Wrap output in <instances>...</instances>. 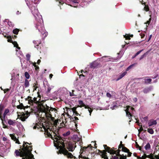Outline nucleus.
<instances>
[{
	"label": "nucleus",
	"mask_w": 159,
	"mask_h": 159,
	"mask_svg": "<svg viewBox=\"0 0 159 159\" xmlns=\"http://www.w3.org/2000/svg\"><path fill=\"white\" fill-rule=\"evenodd\" d=\"M25 157L26 158H23L22 159H27V157H29L30 158H33L34 157V155L31 153H30L29 155L26 153V155H25Z\"/></svg>",
	"instance_id": "bb28decb"
},
{
	"label": "nucleus",
	"mask_w": 159,
	"mask_h": 159,
	"mask_svg": "<svg viewBox=\"0 0 159 159\" xmlns=\"http://www.w3.org/2000/svg\"><path fill=\"white\" fill-rule=\"evenodd\" d=\"M145 7L143 8V10L146 11H148L149 10V8L148 5L146 4L144 5Z\"/></svg>",
	"instance_id": "c9c22d12"
},
{
	"label": "nucleus",
	"mask_w": 159,
	"mask_h": 159,
	"mask_svg": "<svg viewBox=\"0 0 159 159\" xmlns=\"http://www.w3.org/2000/svg\"><path fill=\"white\" fill-rule=\"evenodd\" d=\"M29 115L30 113L28 111H26V113H24L23 112H22L21 113V115H18V117L16 119V120H17L18 119H19V116H29Z\"/></svg>",
	"instance_id": "aec40b11"
},
{
	"label": "nucleus",
	"mask_w": 159,
	"mask_h": 159,
	"mask_svg": "<svg viewBox=\"0 0 159 159\" xmlns=\"http://www.w3.org/2000/svg\"><path fill=\"white\" fill-rule=\"evenodd\" d=\"M29 85L30 84L29 81L27 79H25L24 84L25 87H28L29 86Z\"/></svg>",
	"instance_id": "c756f323"
},
{
	"label": "nucleus",
	"mask_w": 159,
	"mask_h": 159,
	"mask_svg": "<svg viewBox=\"0 0 159 159\" xmlns=\"http://www.w3.org/2000/svg\"><path fill=\"white\" fill-rule=\"evenodd\" d=\"M79 120V119L77 117L75 116L74 117H71L70 116V121H71L72 122H73V123L75 124V126L76 129L77 126V120Z\"/></svg>",
	"instance_id": "f8f14e48"
},
{
	"label": "nucleus",
	"mask_w": 159,
	"mask_h": 159,
	"mask_svg": "<svg viewBox=\"0 0 159 159\" xmlns=\"http://www.w3.org/2000/svg\"><path fill=\"white\" fill-rule=\"evenodd\" d=\"M71 139L73 142L71 143L70 142V151L73 152L76 146V142L80 141L81 138H79L77 135H74Z\"/></svg>",
	"instance_id": "20e7f679"
},
{
	"label": "nucleus",
	"mask_w": 159,
	"mask_h": 159,
	"mask_svg": "<svg viewBox=\"0 0 159 159\" xmlns=\"http://www.w3.org/2000/svg\"><path fill=\"white\" fill-rule=\"evenodd\" d=\"M73 158V159H75L76 157L74 156L71 153H70V159Z\"/></svg>",
	"instance_id": "e2e57ef3"
},
{
	"label": "nucleus",
	"mask_w": 159,
	"mask_h": 159,
	"mask_svg": "<svg viewBox=\"0 0 159 159\" xmlns=\"http://www.w3.org/2000/svg\"><path fill=\"white\" fill-rule=\"evenodd\" d=\"M124 37L126 39L129 40L130 39V36L128 35L127 36L126 35H125L124 36Z\"/></svg>",
	"instance_id": "864d4df0"
},
{
	"label": "nucleus",
	"mask_w": 159,
	"mask_h": 159,
	"mask_svg": "<svg viewBox=\"0 0 159 159\" xmlns=\"http://www.w3.org/2000/svg\"><path fill=\"white\" fill-rule=\"evenodd\" d=\"M73 112V114L76 116H78V115H80V114H79V113L77 111H74Z\"/></svg>",
	"instance_id": "680f3d73"
},
{
	"label": "nucleus",
	"mask_w": 159,
	"mask_h": 159,
	"mask_svg": "<svg viewBox=\"0 0 159 159\" xmlns=\"http://www.w3.org/2000/svg\"><path fill=\"white\" fill-rule=\"evenodd\" d=\"M140 2L141 4L143 5H145L146 4V3L147 2H144L143 0H142V1H140Z\"/></svg>",
	"instance_id": "338daca9"
},
{
	"label": "nucleus",
	"mask_w": 159,
	"mask_h": 159,
	"mask_svg": "<svg viewBox=\"0 0 159 159\" xmlns=\"http://www.w3.org/2000/svg\"><path fill=\"white\" fill-rule=\"evenodd\" d=\"M143 49L137 52L135 55L134 57H136L139 54L140 52L143 51Z\"/></svg>",
	"instance_id": "6e6d98bb"
},
{
	"label": "nucleus",
	"mask_w": 159,
	"mask_h": 159,
	"mask_svg": "<svg viewBox=\"0 0 159 159\" xmlns=\"http://www.w3.org/2000/svg\"><path fill=\"white\" fill-rule=\"evenodd\" d=\"M43 111H40L42 112H48L50 113H51V111H54L55 112L57 111V109L55 108H53L52 107H50L49 109V107L47 105V104H45L43 105Z\"/></svg>",
	"instance_id": "39448f33"
},
{
	"label": "nucleus",
	"mask_w": 159,
	"mask_h": 159,
	"mask_svg": "<svg viewBox=\"0 0 159 159\" xmlns=\"http://www.w3.org/2000/svg\"><path fill=\"white\" fill-rule=\"evenodd\" d=\"M34 67H35V70L38 73V71H39V67L37 65H36V66H35Z\"/></svg>",
	"instance_id": "de8ad7c7"
},
{
	"label": "nucleus",
	"mask_w": 159,
	"mask_h": 159,
	"mask_svg": "<svg viewBox=\"0 0 159 159\" xmlns=\"http://www.w3.org/2000/svg\"><path fill=\"white\" fill-rule=\"evenodd\" d=\"M9 112V110L8 109H5L4 113L7 115V114Z\"/></svg>",
	"instance_id": "13d9d810"
},
{
	"label": "nucleus",
	"mask_w": 159,
	"mask_h": 159,
	"mask_svg": "<svg viewBox=\"0 0 159 159\" xmlns=\"http://www.w3.org/2000/svg\"><path fill=\"white\" fill-rule=\"evenodd\" d=\"M81 147L80 151L82 152L84 151L90 152V151L92 150L93 148V147L92 146L91 144L88 145L87 147H82L81 146Z\"/></svg>",
	"instance_id": "0eeeda50"
},
{
	"label": "nucleus",
	"mask_w": 159,
	"mask_h": 159,
	"mask_svg": "<svg viewBox=\"0 0 159 159\" xmlns=\"http://www.w3.org/2000/svg\"><path fill=\"white\" fill-rule=\"evenodd\" d=\"M146 53H144L143 55H142L141 57H140L139 58V60H142V59H143L144 57L146 56Z\"/></svg>",
	"instance_id": "4d7b16f0"
},
{
	"label": "nucleus",
	"mask_w": 159,
	"mask_h": 159,
	"mask_svg": "<svg viewBox=\"0 0 159 159\" xmlns=\"http://www.w3.org/2000/svg\"><path fill=\"white\" fill-rule=\"evenodd\" d=\"M20 148L24 152H30L32 150V146H28L27 145H26L23 148H21V146Z\"/></svg>",
	"instance_id": "9d476101"
},
{
	"label": "nucleus",
	"mask_w": 159,
	"mask_h": 159,
	"mask_svg": "<svg viewBox=\"0 0 159 159\" xmlns=\"http://www.w3.org/2000/svg\"><path fill=\"white\" fill-rule=\"evenodd\" d=\"M157 124V122L156 120L153 119L150 120L148 123L149 127H151L153 125H156Z\"/></svg>",
	"instance_id": "412c9836"
},
{
	"label": "nucleus",
	"mask_w": 159,
	"mask_h": 159,
	"mask_svg": "<svg viewBox=\"0 0 159 159\" xmlns=\"http://www.w3.org/2000/svg\"><path fill=\"white\" fill-rule=\"evenodd\" d=\"M79 3V0H71V2L70 1V6L76 7L77 6L75 5H76V4H78Z\"/></svg>",
	"instance_id": "dca6fc26"
},
{
	"label": "nucleus",
	"mask_w": 159,
	"mask_h": 159,
	"mask_svg": "<svg viewBox=\"0 0 159 159\" xmlns=\"http://www.w3.org/2000/svg\"><path fill=\"white\" fill-rule=\"evenodd\" d=\"M7 122L10 125H11L13 126H15L16 124L17 123V122L16 121V120H12L10 119L7 120Z\"/></svg>",
	"instance_id": "a211bd4d"
},
{
	"label": "nucleus",
	"mask_w": 159,
	"mask_h": 159,
	"mask_svg": "<svg viewBox=\"0 0 159 159\" xmlns=\"http://www.w3.org/2000/svg\"><path fill=\"white\" fill-rule=\"evenodd\" d=\"M7 38L8 39L7 41L8 42L12 43L13 42V41L12 39H11L12 37L11 36H8L7 37Z\"/></svg>",
	"instance_id": "4c0bfd02"
},
{
	"label": "nucleus",
	"mask_w": 159,
	"mask_h": 159,
	"mask_svg": "<svg viewBox=\"0 0 159 159\" xmlns=\"http://www.w3.org/2000/svg\"><path fill=\"white\" fill-rule=\"evenodd\" d=\"M99 64L98 62L95 61L90 64V67L91 68L94 69L99 67Z\"/></svg>",
	"instance_id": "f3484780"
},
{
	"label": "nucleus",
	"mask_w": 159,
	"mask_h": 159,
	"mask_svg": "<svg viewBox=\"0 0 159 159\" xmlns=\"http://www.w3.org/2000/svg\"><path fill=\"white\" fill-rule=\"evenodd\" d=\"M28 116H19V119L22 121H24L26 119L28 118Z\"/></svg>",
	"instance_id": "72a5a7b5"
},
{
	"label": "nucleus",
	"mask_w": 159,
	"mask_h": 159,
	"mask_svg": "<svg viewBox=\"0 0 159 159\" xmlns=\"http://www.w3.org/2000/svg\"><path fill=\"white\" fill-rule=\"evenodd\" d=\"M151 90L149 88H145L143 90V92L144 93H147Z\"/></svg>",
	"instance_id": "473e14b6"
},
{
	"label": "nucleus",
	"mask_w": 159,
	"mask_h": 159,
	"mask_svg": "<svg viewBox=\"0 0 159 159\" xmlns=\"http://www.w3.org/2000/svg\"><path fill=\"white\" fill-rule=\"evenodd\" d=\"M44 113H45L46 117L47 118L48 120H49L50 118H51V117H52V116L51 114V113H50L48 111Z\"/></svg>",
	"instance_id": "393cba45"
},
{
	"label": "nucleus",
	"mask_w": 159,
	"mask_h": 159,
	"mask_svg": "<svg viewBox=\"0 0 159 159\" xmlns=\"http://www.w3.org/2000/svg\"><path fill=\"white\" fill-rule=\"evenodd\" d=\"M122 148V151L123 152H129V150L124 146H123Z\"/></svg>",
	"instance_id": "2f4dec72"
},
{
	"label": "nucleus",
	"mask_w": 159,
	"mask_h": 159,
	"mask_svg": "<svg viewBox=\"0 0 159 159\" xmlns=\"http://www.w3.org/2000/svg\"><path fill=\"white\" fill-rule=\"evenodd\" d=\"M66 112L65 111L64 113L61 115V118L62 119V123H60V126H62V127H64L66 128L69 129V126L68 125L67 126V120H68V118H70V117L69 116V115L68 112V110L69 109V108H67V107H66Z\"/></svg>",
	"instance_id": "7ed1b4c3"
},
{
	"label": "nucleus",
	"mask_w": 159,
	"mask_h": 159,
	"mask_svg": "<svg viewBox=\"0 0 159 159\" xmlns=\"http://www.w3.org/2000/svg\"><path fill=\"white\" fill-rule=\"evenodd\" d=\"M2 125L3 126V128L4 129H7L8 128V127L7 125H6L4 123V121L2 122Z\"/></svg>",
	"instance_id": "603ef678"
},
{
	"label": "nucleus",
	"mask_w": 159,
	"mask_h": 159,
	"mask_svg": "<svg viewBox=\"0 0 159 159\" xmlns=\"http://www.w3.org/2000/svg\"><path fill=\"white\" fill-rule=\"evenodd\" d=\"M88 109V111H89V112L90 114H89V115L90 116H91V113H92V112L93 111V109H92L90 107L89 109Z\"/></svg>",
	"instance_id": "052dcab7"
},
{
	"label": "nucleus",
	"mask_w": 159,
	"mask_h": 159,
	"mask_svg": "<svg viewBox=\"0 0 159 159\" xmlns=\"http://www.w3.org/2000/svg\"><path fill=\"white\" fill-rule=\"evenodd\" d=\"M148 132L151 134H153L154 133V131L152 129L148 128Z\"/></svg>",
	"instance_id": "ea45409f"
},
{
	"label": "nucleus",
	"mask_w": 159,
	"mask_h": 159,
	"mask_svg": "<svg viewBox=\"0 0 159 159\" xmlns=\"http://www.w3.org/2000/svg\"><path fill=\"white\" fill-rule=\"evenodd\" d=\"M120 149H118L116 151H115L114 150V152H112V153H110V154H114V155L116 154V155H117L118 157H120L121 156V155L120 154Z\"/></svg>",
	"instance_id": "b1692460"
},
{
	"label": "nucleus",
	"mask_w": 159,
	"mask_h": 159,
	"mask_svg": "<svg viewBox=\"0 0 159 159\" xmlns=\"http://www.w3.org/2000/svg\"><path fill=\"white\" fill-rule=\"evenodd\" d=\"M99 152H100V155L101 153V156L102 158H104V159H108V157L107 155V151L106 149H105L104 150L101 151L100 150H98Z\"/></svg>",
	"instance_id": "1a4fd4ad"
},
{
	"label": "nucleus",
	"mask_w": 159,
	"mask_h": 159,
	"mask_svg": "<svg viewBox=\"0 0 159 159\" xmlns=\"http://www.w3.org/2000/svg\"><path fill=\"white\" fill-rule=\"evenodd\" d=\"M154 157L155 158V159H159V155H154Z\"/></svg>",
	"instance_id": "774afa93"
},
{
	"label": "nucleus",
	"mask_w": 159,
	"mask_h": 159,
	"mask_svg": "<svg viewBox=\"0 0 159 159\" xmlns=\"http://www.w3.org/2000/svg\"><path fill=\"white\" fill-rule=\"evenodd\" d=\"M28 65V62L25 61H23V63H21V66L23 69L27 68Z\"/></svg>",
	"instance_id": "4be33fe9"
},
{
	"label": "nucleus",
	"mask_w": 159,
	"mask_h": 159,
	"mask_svg": "<svg viewBox=\"0 0 159 159\" xmlns=\"http://www.w3.org/2000/svg\"><path fill=\"white\" fill-rule=\"evenodd\" d=\"M16 107L18 109H23L24 108V106L23 105L22 103H20L19 105L17 106Z\"/></svg>",
	"instance_id": "7c9ffc66"
},
{
	"label": "nucleus",
	"mask_w": 159,
	"mask_h": 159,
	"mask_svg": "<svg viewBox=\"0 0 159 159\" xmlns=\"http://www.w3.org/2000/svg\"><path fill=\"white\" fill-rule=\"evenodd\" d=\"M106 95L107 97H109V98H111V94L109 93H107Z\"/></svg>",
	"instance_id": "0e129e2a"
},
{
	"label": "nucleus",
	"mask_w": 159,
	"mask_h": 159,
	"mask_svg": "<svg viewBox=\"0 0 159 159\" xmlns=\"http://www.w3.org/2000/svg\"><path fill=\"white\" fill-rule=\"evenodd\" d=\"M151 20H152L151 18L150 17L149 19L147 21H146V22H145L144 23L145 24H148V25H146L147 27H148V25H149V24L150 23Z\"/></svg>",
	"instance_id": "79ce46f5"
},
{
	"label": "nucleus",
	"mask_w": 159,
	"mask_h": 159,
	"mask_svg": "<svg viewBox=\"0 0 159 159\" xmlns=\"http://www.w3.org/2000/svg\"><path fill=\"white\" fill-rule=\"evenodd\" d=\"M135 64H133L131 65H130V66H129L126 69V71L127 72V71H128L129 70L131 69L135 65Z\"/></svg>",
	"instance_id": "a19ab883"
},
{
	"label": "nucleus",
	"mask_w": 159,
	"mask_h": 159,
	"mask_svg": "<svg viewBox=\"0 0 159 159\" xmlns=\"http://www.w3.org/2000/svg\"><path fill=\"white\" fill-rule=\"evenodd\" d=\"M150 148V145L149 143H148L145 146V148L146 150H148Z\"/></svg>",
	"instance_id": "58836bf2"
},
{
	"label": "nucleus",
	"mask_w": 159,
	"mask_h": 159,
	"mask_svg": "<svg viewBox=\"0 0 159 159\" xmlns=\"http://www.w3.org/2000/svg\"><path fill=\"white\" fill-rule=\"evenodd\" d=\"M8 25L11 27H13L14 26V24L12 22L9 21L8 22Z\"/></svg>",
	"instance_id": "37998d69"
},
{
	"label": "nucleus",
	"mask_w": 159,
	"mask_h": 159,
	"mask_svg": "<svg viewBox=\"0 0 159 159\" xmlns=\"http://www.w3.org/2000/svg\"><path fill=\"white\" fill-rule=\"evenodd\" d=\"M103 147L104 148L107 150V152L108 153H112L113 152H114V148H111L110 147H109L107 146L106 145H103Z\"/></svg>",
	"instance_id": "2eb2a0df"
},
{
	"label": "nucleus",
	"mask_w": 159,
	"mask_h": 159,
	"mask_svg": "<svg viewBox=\"0 0 159 159\" xmlns=\"http://www.w3.org/2000/svg\"><path fill=\"white\" fill-rule=\"evenodd\" d=\"M6 115L7 114L4 113L3 116H2V122L4 121V120H5V118Z\"/></svg>",
	"instance_id": "8fccbe9b"
},
{
	"label": "nucleus",
	"mask_w": 159,
	"mask_h": 159,
	"mask_svg": "<svg viewBox=\"0 0 159 159\" xmlns=\"http://www.w3.org/2000/svg\"><path fill=\"white\" fill-rule=\"evenodd\" d=\"M79 104L80 105H78V107H84V108L85 109H89L90 107H89V106L85 105V104L83 103V102L82 100H79L78 101Z\"/></svg>",
	"instance_id": "ddd939ff"
},
{
	"label": "nucleus",
	"mask_w": 159,
	"mask_h": 159,
	"mask_svg": "<svg viewBox=\"0 0 159 159\" xmlns=\"http://www.w3.org/2000/svg\"><path fill=\"white\" fill-rule=\"evenodd\" d=\"M48 136L51 137L52 139H55L56 140H54V146L57 149L60 148L59 152L67 154L68 157H70V131L63 134V137L57 136V134L54 133V135L53 138L50 133H48Z\"/></svg>",
	"instance_id": "f257e3e1"
},
{
	"label": "nucleus",
	"mask_w": 159,
	"mask_h": 159,
	"mask_svg": "<svg viewBox=\"0 0 159 159\" xmlns=\"http://www.w3.org/2000/svg\"><path fill=\"white\" fill-rule=\"evenodd\" d=\"M5 108V106L2 104L0 105V114L2 115V111Z\"/></svg>",
	"instance_id": "c85d7f7f"
},
{
	"label": "nucleus",
	"mask_w": 159,
	"mask_h": 159,
	"mask_svg": "<svg viewBox=\"0 0 159 159\" xmlns=\"http://www.w3.org/2000/svg\"><path fill=\"white\" fill-rule=\"evenodd\" d=\"M25 77L27 79H29L30 78V75L27 72H25Z\"/></svg>",
	"instance_id": "c03bdc74"
},
{
	"label": "nucleus",
	"mask_w": 159,
	"mask_h": 159,
	"mask_svg": "<svg viewBox=\"0 0 159 159\" xmlns=\"http://www.w3.org/2000/svg\"><path fill=\"white\" fill-rule=\"evenodd\" d=\"M130 108L131 110H134V108L133 107H131L130 106H128L127 107V109L125 110V111L126 113V116L128 117L129 119V120H131L132 116V115L131 113H130V112L129 111V108ZM131 121V120H129V122H130Z\"/></svg>",
	"instance_id": "423d86ee"
},
{
	"label": "nucleus",
	"mask_w": 159,
	"mask_h": 159,
	"mask_svg": "<svg viewBox=\"0 0 159 159\" xmlns=\"http://www.w3.org/2000/svg\"><path fill=\"white\" fill-rule=\"evenodd\" d=\"M19 31H20L19 29H17V28H16L13 30V33L14 34L17 35V34H18V33L19 32Z\"/></svg>",
	"instance_id": "e433bc0d"
},
{
	"label": "nucleus",
	"mask_w": 159,
	"mask_h": 159,
	"mask_svg": "<svg viewBox=\"0 0 159 159\" xmlns=\"http://www.w3.org/2000/svg\"><path fill=\"white\" fill-rule=\"evenodd\" d=\"M15 153L16 156H19L21 157H23L26 155V153L24 152L22 150L21 151L20 149L18 150H16Z\"/></svg>",
	"instance_id": "6e6552de"
},
{
	"label": "nucleus",
	"mask_w": 159,
	"mask_h": 159,
	"mask_svg": "<svg viewBox=\"0 0 159 159\" xmlns=\"http://www.w3.org/2000/svg\"><path fill=\"white\" fill-rule=\"evenodd\" d=\"M120 158L119 159H126L127 156H124L123 155H121V156H120Z\"/></svg>",
	"instance_id": "49530a36"
},
{
	"label": "nucleus",
	"mask_w": 159,
	"mask_h": 159,
	"mask_svg": "<svg viewBox=\"0 0 159 159\" xmlns=\"http://www.w3.org/2000/svg\"><path fill=\"white\" fill-rule=\"evenodd\" d=\"M154 154H155L154 153L153 154L151 153L149 155H146L145 154V155L146 156V157L150 158V159H155L154 157Z\"/></svg>",
	"instance_id": "a878e982"
},
{
	"label": "nucleus",
	"mask_w": 159,
	"mask_h": 159,
	"mask_svg": "<svg viewBox=\"0 0 159 159\" xmlns=\"http://www.w3.org/2000/svg\"><path fill=\"white\" fill-rule=\"evenodd\" d=\"M122 142L121 141L120 142V144L118 146V148L120 149L122 147L124 146V145L122 144Z\"/></svg>",
	"instance_id": "3c124183"
},
{
	"label": "nucleus",
	"mask_w": 159,
	"mask_h": 159,
	"mask_svg": "<svg viewBox=\"0 0 159 159\" xmlns=\"http://www.w3.org/2000/svg\"><path fill=\"white\" fill-rule=\"evenodd\" d=\"M147 78H148V77H146L145 78H141V79H143V80H144V83L145 84H151V81H152V80L151 79H146Z\"/></svg>",
	"instance_id": "6ab92c4d"
},
{
	"label": "nucleus",
	"mask_w": 159,
	"mask_h": 159,
	"mask_svg": "<svg viewBox=\"0 0 159 159\" xmlns=\"http://www.w3.org/2000/svg\"><path fill=\"white\" fill-rule=\"evenodd\" d=\"M32 98L31 97V96H28L27 98H25V100H28V101L29 102V100H30V99H32Z\"/></svg>",
	"instance_id": "69168bd1"
},
{
	"label": "nucleus",
	"mask_w": 159,
	"mask_h": 159,
	"mask_svg": "<svg viewBox=\"0 0 159 159\" xmlns=\"http://www.w3.org/2000/svg\"><path fill=\"white\" fill-rule=\"evenodd\" d=\"M61 121V120L60 119H57L55 120L54 121V124L55 127H57V124H59V122Z\"/></svg>",
	"instance_id": "cd10ccee"
},
{
	"label": "nucleus",
	"mask_w": 159,
	"mask_h": 159,
	"mask_svg": "<svg viewBox=\"0 0 159 159\" xmlns=\"http://www.w3.org/2000/svg\"><path fill=\"white\" fill-rule=\"evenodd\" d=\"M77 107H74L73 108H70V110H71L73 112H74V111H76V109H77Z\"/></svg>",
	"instance_id": "09e8293b"
},
{
	"label": "nucleus",
	"mask_w": 159,
	"mask_h": 159,
	"mask_svg": "<svg viewBox=\"0 0 159 159\" xmlns=\"http://www.w3.org/2000/svg\"><path fill=\"white\" fill-rule=\"evenodd\" d=\"M51 88L49 86H48V88H47V93H50L51 90Z\"/></svg>",
	"instance_id": "5fc2aeb1"
},
{
	"label": "nucleus",
	"mask_w": 159,
	"mask_h": 159,
	"mask_svg": "<svg viewBox=\"0 0 159 159\" xmlns=\"http://www.w3.org/2000/svg\"><path fill=\"white\" fill-rule=\"evenodd\" d=\"M26 56L27 61H30V55L28 53L26 54Z\"/></svg>",
	"instance_id": "a18cd8bd"
},
{
	"label": "nucleus",
	"mask_w": 159,
	"mask_h": 159,
	"mask_svg": "<svg viewBox=\"0 0 159 159\" xmlns=\"http://www.w3.org/2000/svg\"><path fill=\"white\" fill-rule=\"evenodd\" d=\"M35 27L40 32L43 30L44 28L43 25L39 22L36 24Z\"/></svg>",
	"instance_id": "9b49d317"
},
{
	"label": "nucleus",
	"mask_w": 159,
	"mask_h": 159,
	"mask_svg": "<svg viewBox=\"0 0 159 159\" xmlns=\"http://www.w3.org/2000/svg\"><path fill=\"white\" fill-rule=\"evenodd\" d=\"M12 43L14 45V46L15 47H16V46L18 45V44L16 41L13 42Z\"/></svg>",
	"instance_id": "bf43d9fd"
},
{
	"label": "nucleus",
	"mask_w": 159,
	"mask_h": 159,
	"mask_svg": "<svg viewBox=\"0 0 159 159\" xmlns=\"http://www.w3.org/2000/svg\"><path fill=\"white\" fill-rule=\"evenodd\" d=\"M111 157L110 159H119L118 156L117 155H115L114 154H111Z\"/></svg>",
	"instance_id": "f704fd0d"
},
{
	"label": "nucleus",
	"mask_w": 159,
	"mask_h": 159,
	"mask_svg": "<svg viewBox=\"0 0 159 159\" xmlns=\"http://www.w3.org/2000/svg\"><path fill=\"white\" fill-rule=\"evenodd\" d=\"M37 98L34 97L33 99H30L29 100L28 104L30 105H33L34 104H36L37 105L38 110L39 111H43V105L44 101L42 100L40 101V100H37Z\"/></svg>",
	"instance_id": "f03ea898"
},
{
	"label": "nucleus",
	"mask_w": 159,
	"mask_h": 159,
	"mask_svg": "<svg viewBox=\"0 0 159 159\" xmlns=\"http://www.w3.org/2000/svg\"><path fill=\"white\" fill-rule=\"evenodd\" d=\"M10 136L12 140L15 141L16 143L18 144H20V142L18 139L16 138V137L15 136L14 134H10Z\"/></svg>",
	"instance_id": "4468645a"
},
{
	"label": "nucleus",
	"mask_w": 159,
	"mask_h": 159,
	"mask_svg": "<svg viewBox=\"0 0 159 159\" xmlns=\"http://www.w3.org/2000/svg\"><path fill=\"white\" fill-rule=\"evenodd\" d=\"M127 72L126 71H125L123 72V73L120 74L118 78L116 79V80L118 81L119 80L121 79V78H122L127 74Z\"/></svg>",
	"instance_id": "5701e85b"
}]
</instances>
